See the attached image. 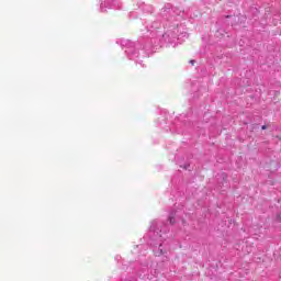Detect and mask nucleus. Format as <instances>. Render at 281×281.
Returning a JSON list of instances; mask_svg holds the SVG:
<instances>
[{"label": "nucleus", "instance_id": "1", "mask_svg": "<svg viewBox=\"0 0 281 281\" xmlns=\"http://www.w3.org/2000/svg\"><path fill=\"white\" fill-rule=\"evenodd\" d=\"M146 38L138 42H131V40H119L116 43L123 47L125 55L130 60H135L136 64L142 65L140 58H148L153 49H157L164 43H177L181 38H188V32L183 24H173L169 26L166 33L161 32V23L153 22L142 30Z\"/></svg>", "mask_w": 281, "mask_h": 281}, {"label": "nucleus", "instance_id": "2", "mask_svg": "<svg viewBox=\"0 0 281 281\" xmlns=\"http://www.w3.org/2000/svg\"><path fill=\"white\" fill-rule=\"evenodd\" d=\"M168 224L159 220L153 221L149 227V245L153 247L154 255L164 258L170 251V240H168Z\"/></svg>", "mask_w": 281, "mask_h": 281}, {"label": "nucleus", "instance_id": "3", "mask_svg": "<svg viewBox=\"0 0 281 281\" xmlns=\"http://www.w3.org/2000/svg\"><path fill=\"white\" fill-rule=\"evenodd\" d=\"M120 0L100 1V12H106V10H120Z\"/></svg>", "mask_w": 281, "mask_h": 281}, {"label": "nucleus", "instance_id": "4", "mask_svg": "<svg viewBox=\"0 0 281 281\" xmlns=\"http://www.w3.org/2000/svg\"><path fill=\"white\" fill-rule=\"evenodd\" d=\"M136 276L142 280H153V276L148 274V266H140L136 271Z\"/></svg>", "mask_w": 281, "mask_h": 281}, {"label": "nucleus", "instance_id": "5", "mask_svg": "<svg viewBox=\"0 0 281 281\" xmlns=\"http://www.w3.org/2000/svg\"><path fill=\"white\" fill-rule=\"evenodd\" d=\"M138 10H142V12L146 13H153V5L150 4H145L143 1L137 2Z\"/></svg>", "mask_w": 281, "mask_h": 281}, {"label": "nucleus", "instance_id": "6", "mask_svg": "<svg viewBox=\"0 0 281 281\" xmlns=\"http://www.w3.org/2000/svg\"><path fill=\"white\" fill-rule=\"evenodd\" d=\"M177 218H179V211L171 212L169 214V223H170V225H175V223H177Z\"/></svg>", "mask_w": 281, "mask_h": 281}, {"label": "nucleus", "instance_id": "7", "mask_svg": "<svg viewBox=\"0 0 281 281\" xmlns=\"http://www.w3.org/2000/svg\"><path fill=\"white\" fill-rule=\"evenodd\" d=\"M172 12L176 16H183V10H180L179 8H173Z\"/></svg>", "mask_w": 281, "mask_h": 281}, {"label": "nucleus", "instance_id": "8", "mask_svg": "<svg viewBox=\"0 0 281 281\" xmlns=\"http://www.w3.org/2000/svg\"><path fill=\"white\" fill-rule=\"evenodd\" d=\"M158 121H159V125H160L162 128H166V126H165V116H164V115H160V116L158 117Z\"/></svg>", "mask_w": 281, "mask_h": 281}, {"label": "nucleus", "instance_id": "9", "mask_svg": "<svg viewBox=\"0 0 281 281\" xmlns=\"http://www.w3.org/2000/svg\"><path fill=\"white\" fill-rule=\"evenodd\" d=\"M160 19H166V8L160 10Z\"/></svg>", "mask_w": 281, "mask_h": 281}, {"label": "nucleus", "instance_id": "10", "mask_svg": "<svg viewBox=\"0 0 281 281\" xmlns=\"http://www.w3.org/2000/svg\"><path fill=\"white\" fill-rule=\"evenodd\" d=\"M130 19H135V12L130 13Z\"/></svg>", "mask_w": 281, "mask_h": 281}, {"label": "nucleus", "instance_id": "11", "mask_svg": "<svg viewBox=\"0 0 281 281\" xmlns=\"http://www.w3.org/2000/svg\"><path fill=\"white\" fill-rule=\"evenodd\" d=\"M151 276H154V278H157V276H158L157 270H154V274H153V272H151Z\"/></svg>", "mask_w": 281, "mask_h": 281}, {"label": "nucleus", "instance_id": "12", "mask_svg": "<svg viewBox=\"0 0 281 281\" xmlns=\"http://www.w3.org/2000/svg\"><path fill=\"white\" fill-rule=\"evenodd\" d=\"M184 170H189L190 169V165H184Z\"/></svg>", "mask_w": 281, "mask_h": 281}, {"label": "nucleus", "instance_id": "13", "mask_svg": "<svg viewBox=\"0 0 281 281\" xmlns=\"http://www.w3.org/2000/svg\"><path fill=\"white\" fill-rule=\"evenodd\" d=\"M222 177H223L224 181H225V179H227V175H225V173H222Z\"/></svg>", "mask_w": 281, "mask_h": 281}, {"label": "nucleus", "instance_id": "14", "mask_svg": "<svg viewBox=\"0 0 281 281\" xmlns=\"http://www.w3.org/2000/svg\"><path fill=\"white\" fill-rule=\"evenodd\" d=\"M136 247H139V249H144V247H146V246L139 245V246H136Z\"/></svg>", "mask_w": 281, "mask_h": 281}, {"label": "nucleus", "instance_id": "15", "mask_svg": "<svg viewBox=\"0 0 281 281\" xmlns=\"http://www.w3.org/2000/svg\"><path fill=\"white\" fill-rule=\"evenodd\" d=\"M261 128H262V131H266V128H267V125H262V127H261Z\"/></svg>", "mask_w": 281, "mask_h": 281}, {"label": "nucleus", "instance_id": "16", "mask_svg": "<svg viewBox=\"0 0 281 281\" xmlns=\"http://www.w3.org/2000/svg\"><path fill=\"white\" fill-rule=\"evenodd\" d=\"M191 65H194V60H190Z\"/></svg>", "mask_w": 281, "mask_h": 281}]
</instances>
